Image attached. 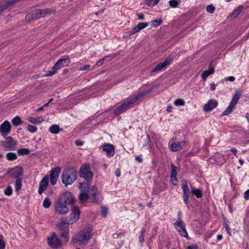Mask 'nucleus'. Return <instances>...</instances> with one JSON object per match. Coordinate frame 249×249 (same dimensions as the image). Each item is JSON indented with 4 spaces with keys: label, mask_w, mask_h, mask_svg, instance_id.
<instances>
[{
    "label": "nucleus",
    "mask_w": 249,
    "mask_h": 249,
    "mask_svg": "<svg viewBox=\"0 0 249 249\" xmlns=\"http://www.w3.org/2000/svg\"><path fill=\"white\" fill-rule=\"evenodd\" d=\"M153 88L144 90L135 94L130 95L121 103L120 105L113 111L115 115L121 114L132 107L142 97L151 92Z\"/></svg>",
    "instance_id": "f257e3e1"
},
{
    "label": "nucleus",
    "mask_w": 249,
    "mask_h": 249,
    "mask_svg": "<svg viewBox=\"0 0 249 249\" xmlns=\"http://www.w3.org/2000/svg\"><path fill=\"white\" fill-rule=\"evenodd\" d=\"M79 188L81 191L79 196L81 201L84 202L89 200L94 203H98L100 201L98 189L95 186L89 187L87 183H80Z\"/></svg>",
    "instance_id": "f03ea898"
},
{
    "label": "nucleus",
    "mask_w": 249,
    "mask_h": 249,
    "mask_svg": "<svg viewBox=\"0 0 249 249\" xmlns=\"http://www.w3.org/2000/svg\"><path fill=\"white\" fill-rule=\"evenodd\" d=\"M77 171L72 167L66 168L63 170L61 175L62 182L65 186L71 185L76 179Z\"/></svg>",
    "instance_id": "7ed1b4c3"
},
{
    "label": "nucleus",
    "mask_w": 249,
    "mask_h": 249,
    "mask_svg": "<svg viewBox=\"0 0 249 249\" xmlns=\"http://www.w3.org/2000/svg\"><path fill=\"white\" fill-rule=\"evenodd\" d=\"M91 232V229L80 231L74 236L72 241L74 243H78L79 245H85L90 239Z\"/></svg>",
    "instance_id": "20e7f679"
},
{
    "label": "nucleus",
    "mask_w": 249,
    "mask_h": 249,
    "mask_svg": "<svg viewBox=\"0 0 249 249\" xmlns=\"http://www.w3.org/2000/svg\"><path fill=\"white\" fill-rule=\"evenodd\" d=\"M71 63V60L69 58H63L59 59L54 66L52 68V70L46 74L45 76H51L55 74L57 71L64 67L68 66Z\"/></svg>",
    "instance_id": "39448f33"
},
{
    "label": "nucleus",
    "mask_w": 249,
    "mask_h": 249,
    "mask_svg": "<svg viewBox=\"0 0 249 249\" xmlns=\"http://www.w3.org/2000/svg\"><path fill=\"white\" fill-rule=\"evenodd\" d=\"M80 214L79 208L73 206L71 214L68 217H63L62 221L67 224H72L79 219Z\"/></svg>",
    "instance_id": "423d86ee"
},
{
    "label": "nucleus",
    "mask_w": 249,
    "mask_h": 249,
    "mask_svg": "<svg viewBox=\"0 0 249 249\" xmlns=\"http://www.w3.org/2000/svg\"><path fill=\"white\" fill-rule=\"evenodd\" d=\"M241 95V92L237 90L235 92L232 97L231 100L228 107L223 111L222 115H228L230 114L233 110L235 105L237 104Z\"/></svg>",
    "instance_id": "0eeeda50"
},
{
    "label": "nucleus",
    "mask_w": 249,
    "mask_h": 249,
    "mask_svg": "<svg viewBox=\"0 0 249 249\" xmlns=\"http://www.w3.org/2000/svg\"><path fill=\"white\" fill-rule=\"evenodd\" d=\"M79 174L81 177L89 181L92 178V173L90 171L89 164H85L81 166L79 169Z\"/></svg>",
    "instance_id": "6e6552de"
},
{
    "label": "nucleus",
    "mask_w": 249,
    "mask_h": 249,
    "mask_svg": "<svg viewBox=\"0 0 249 249\" xmlns=\"http://www.w3.org/2000/svg\"><path fill=\"white\" fill-rule=\"evenodd\" d=\"M47 241L49 246L53 249H57L62 246L61 241L54 232H52L51 236L48 238Z\"/></svg>",
    "instance_id": "1a4fd4ad"
},
{
    "label": "nucleus",
    "mask_w": 249,
    "mask_h": 249,
    "mask_svg": "<svg viewBox=\"0 0 249 249\" xmlns=\"http://www.w3.org/2000/svg\"><path fill=\"white\" fill-rule=\"evenodd\" d=\"M173 59L171 57L167 58L163 62L158 64L150 72V74L158 72L162 70H164L169 66L173 62Z\"/></svg>",
    "instance_id": "9d476101"
},
{
    "label": "nucleus",
    "mask_w": 249,
    "mask_h": 249,
    "mask_svg": "<svg viewBox=\"0 0 249 249\" xmlns=\"http://www.w3.org/2000/svg\"><path fill=\"white\" fill-rule=\"evenodd\" d=\"M67 204L61 200L56 202L55 204V212L59 214L63 215L67 213L69 211Z\"/></svg>",
    "instance_id": "9b49d317"
},
{
    "label": "nucleus",
    "mask_w": 249,
    "mask_h": 249,
    "mask_svg": "<svg viewBox=\"0 0 249 249\" xmlns=\"http://www.w3.org/2000/svg\"><path fill=\"white\" fill-rule=\"evenodd\" d=\"M186 142L182 141L176 142L175 138L172 139L169 142V145L170 149L173 152L179 151L185 145Z\"/></svg>",
    "instance_id": "f8f14e48"
},
{
    "label": "nucleus",
    "mask_w": 249,
    "mask_h": 249,
    "mask_svg": "<svg viewBox=\"0 0 249 249\" xmlns=\"http://www.w3.org/2000/svg\"><path fill=\"white\" fill-rule=\"evenodd\" d=\"M174 226L175 229L179 232L181 236L187 238L189 237L186 230L185 225L183 222H176L174 223Z\"/></svg>",
    "instance_id": "ddd939ff"
},
{
    "label": "nucleus",
    "mask_w": 249,
    "mask_h": 249,
    "mask_svg": "<svg viewBox=\"0 0 249 249\" xmlns=\"http://www.w3.org/2000/svg\"><path fill=\"white\" fill-rule=\"evenodd\" d=\"M61 170L60 167H56L50 171V182L52 185L56 184Z\"/></svg>",
    "instance_id": "4468645a"
},
{
    "label": "nucleus",
    "mask_w": 249,
    "mask_h": 249,
    "mask_svg": "<svg viewBox=\"0 0 249 249\" xmlns=\"http://www.w3.org/2000/svg\"><path fill=\"white\" fill-rule=\"evenodd\" d=\"M11 126L10 123L8 121H5L0 125V133L2 136L5 137L11 132Z\"/></svg>",
    "instance_id": "2eb2a0df"
},
{
    "label": "nucleus",
    "mask_w": 249,
    "mask_h": 249,
    "mask_svg": "<svg viewBox=\"0 0 249 249\" xmlns=\"http://www.w3.org/2000/svg\"><path fill=\"white\" fill-rule=\"evenodd\" d=\"M61 200L68 205L74 202V197L71 192H66L63 194Z\"/></svg>",
    "instance_id": "dca6fc26"
},
{
    "label": "nucleus",
    "mask_w": 249,
    "mask_h": 249,
    "mask_svg": "<svg viewBox=\"0 0 249 249\" xmlns=\"http://www.w3.org/2000/svg\"><path fill=\"white\" fill-rule=\"evenodd\" d=\"M17 142L11 137L6 138L5 141L3 142V145L9 150H14L15 148Z\"/></svg>",
    "instance_id": "f3484780"
},
{
    "label": "nucleus",
    "mask_w": 249,
    "mask_h": 249,
    "mask_svg": "<svg viewBox=\"0 0 249 249\" xmlns=\"http://www.w3.org/2000/svg\"><path fill=\"white\" fill-rule=\"evenodd\" d=\"M183 190V199L185 204L187 205L189 203V189L187 182L183 183L182 185Z\"/></svg>",
    "instance_id": "a211bd4d"
},
{
    "label": "nucleus",
    "mask_w": 249,
    "mask_h": 249,
    "mask_svg": "<svg viewBox=\"0 0 249 249\" xmlns=\"http://www.w3.org/2000/svg\"><path fill=\"white\" fill-rule=\"evenodd\" d=\"M49 184V177L45 176L41 180L39 183L38 193L39 195H41L42 193L47 189Z\"/></svg>",
    "instance_id": "6ab92c4d"
},
{
    "label": "nucleus",
    "mask_w": 249,
    "mask_h": 249,
    "mask_svg": "<svg viewBox=\"0 0 249 249\" xmlns=\"http://www.w3.org/2000/svg\"><path fill=\"white\" fill-rule=\"evenodd\" d=\"M8 173L10 176L17 179L19 178L22 175L23 170L20 167L17 166L8 171Z\"/></svg>",
    "instance_id": "aec40b11"
},
{
    "label": "nucleus",
    "mask_w": 249,
    "mask_h": 249,
    "mask_svg": "<svg viewBox=\"0 0 249 249\" xmlns=\"http://www.w3.org/2000/svg\"><path fill=\"white\" fill-rule=\"evenodd\" d=\"M217 105L218 102L216 100L213 99L210 100L207 103L204 105L203 110L205 112L210 111L216 107Z\"/></svg>",
    "instance_id": "412c9836"
},
{
    "label": "nucleus",
    "mask_w": 249,
    "mask_h": 249,
    "mask_svg": "<svg viewBox=\"0 0 249 249\" xmlns=\"http://www.w3.org/2000/svg\"><path fill=\"white\" fill-rule=\"evenodd\" d=\"M103 150L107 153L108 157H112L114 154V147L113 145L107 143L103 146Z\"/></svg>",
    "instance_id": "4be33fe9"
},
{
    "label": "nucleus",
    "mask_w": 249,
    "mask_h": 249,
    "mask_svg": "<svg viewBox=\"0 0 249 249\" xmlns=\"http://www.w3.org/2000/svg\"><path fill=\"white\" fill-rule=\"evenodd\" d=\"M31 16L32 17L33 19H37L42 17V14L41 9H36L33 11L31 14H28L26 18H27L28 17L30 18Z\"/></svg>",
    "instance_id": "5701e85b"
},
{
    "label": "nucleus",
    "mask_w": 249,
    "mask_h": 249,
    "mask_svg": "<svg viewBox=\"0 0 249 249\" xmlns=\"http://www.w3.org/2000/svg\"><path fill=\"white\" fill-rule=\"evenodd\" d=\"M214 69L213 68H211L209 70L203 71L201 74L202 80L205 81L207 78L214 73Z\"/></svg>",
    "instance_id": "b1692460"
},
{
    "label": "nucleus",
    "mask_w": 249,
    "mask_h": 249,
    "mask_svg": "<svg viewBox=\"0 0 249 249\" xmlns=\"http://www.w3.org/2000/svg\"><path fill=\"white\" fill-rule=\"evenodd\" d=\"M148 23L141 22L139 23L137 25L133 28V31L136 33L139 32L141 30L147 27L148 26Z\"/></svg>",
    "instance_id": "393cba45"
},
{
    "label": "nucleus",
    "mask_w": 249,
    "mask_h": 249,
    "mask_svg": "<svg viewBox=\"0 0 249 249\" xmlns=\"http://www.w3.org/2000/svg\"><path fill=\"white\" fill-rule=\"evenodd\" d=\"M28 120L31 123L37 124H40L44 121L42 117L40 116H37L36 117H29Z\"/></svg>",
    "instance_id": "a878e982"
},
{
    "label": "nucleus",
    "mask_w": 249,
    "mask_h": 249,
    "mask_svg": "<svg viewBox=\"0 0 249 249\" xmlns=\"http://www.w3.org/2000/svg\"><path fill=\"white\" fill-rule=\"evenodd\" d=\"M15 2V0L9 1L6 2V4L0 6V14L3 12L4 10L8 8H9L11 5L13 4Z\"/></svg>",
    "instance_id": "bb28decb"
},
{
    "label": "nucleus",
    "mask_w": 249,
    "mask_h": 249,
    "mask_svg": "<svg viewBox=\"0 0 249 249\" xmlns=\"http://www.w3.org/2000/svg\"><path fill=\"white\" fill-rule=\"evenodd\" d=\"M60 127L56 124L51 125L49 128V131L53 134H56L59 133Z\"/></svg>",
    "instance_id": "cd10ccee"
},
{
    "label": "nucleus",
    "mask_w": 249,
    "mask_h": 249,
    "mask_svg": "<svg viewBox=\"0 0 249 249\" xmlns=\"http://www.w3.org/2000/svg\"><path fill=\"white\" fill-rule=\"evenodd\" d=\"M243 9V6H240L237 8L235 9L231 14V16L233 18H236Z\"/></svg>",
    "instance_id": "c85d7f7f"
},
{
    "label": "nucleus",
    "mask_w": 249,
    "mask_h": 249,
    "mask_svg": "<svg viewBox=\"0 0 249 249\" xmlns=\"http://www.w3.org/2000/svg\"><path fill=\"white\" fill-rule=\"evenodd\" d=\"M191 193L197 198H200L202 196V192L199 189L193 188L191 190Z\"/></svg>",
    "instance_id": "c756f323"
},
{
    "label": "nucleus",
    "mask_w": 249,
    "mask_h": 249,
    "mask_svg": "<svg viewBox=\"0 0 249 249\" xmlns=\"http://www.w3.org/2000/svg\"><path fill=\"white\" fill-rule=\"evenodd\" d=\"M7 159L9 161H13L17 159V156L16 153L13 152H9L6 155Z\"/></svg>",
    "instance_id": "7c9ffc66"
},
{
    "label": "nucleus",
    "mask_w": 249,
    "mask_h": 249,
    "mask_svg": "<svg viewBox=\"0 0 249 249\" xmlns=\"http://www.w3.org/2000/svg\"><path fill=\"white\" fill-rule=\"evenodd\" d=\"M180 3V0H170L168 3L170 7L172 8H177Z\"/></svg>",
    "instance_id": "2f4dec72"
},
{
    "label": "nucleus",
    "mask_w": 249,
    "mask_h": 249,
    "mask_svg": "<svg viewBox=\"0 0 249 249\" xmlns=\"http://www.w3.org/2000/svg\"><path fill=\"white\" fill-rule=\"evenodd\" d=\"M66 225L68 224L67 223L63 222L62 217L60 219V222L57 224V228L59 231H61L62 230H64L65 229L68 228V227L66 226Z\"/></svg>",
    "instance_id": "473e14b6"
},
{
    "label": "nucleus",
    "mask_w": 249,
    "mask_h": 249,
    "mask_svg": "<svg viewBox=\"0 0 249 249\" xmlns=\"http://www.w3.org/2000/svg\"><path fill=\"white\" fill-rule=\"evenodd\" d=\"M22 187V181L20 178H17L15 183V187L16 191L19 190Z\"/></svg>",
    "instance_id": "72a5a7b5"
},
{
    "label": "nucleus",
    "mask_w": 249,
    "mask_h": 249,
    "mask_svg": "<svg viewBox=\"0 0 249 249\" xmlns=\"http://www.w3.org/2000/svg\"><path fill=\"white\" fill-rule=\"evenodd\" d=\"M21 122L22 121L20 119V118L18 116L14 117L12 120L13 124L15 126L19 125L21 123Z\"/></svg>",
    "instance_id": "f704fd0d"
},
{
    "label": "nucleus",
    "mask_w": 249,
    "mask_h": 249,
    "mask_svg": "<svg viewBox=\"0 0 249 249\" xmlns=\"http://www.w3.org/2000/svg\"><path fill=\"white\" fill-rule=\"evenodd\" d=\"M30 150L28 148H21L18 150L19 155H26L30 153Z\"/></svg>",
    "instance_id": "c9c22d12"
},
{
    "label": "nucleus",
    "mask_w": 249,
    "mask_h": 249,
    "mask_svg": "<svg viewBox=\"0 0 249 249\" xmlns=\"http://www.w3.org/2000/svg\"><path fill=\"white\" fill-rule=\"evenodd\" d=\"M26 129L27 131L32 133H35L37 130L36 126L30 124H27Z\"/></svg>",
    "instance_id": "e433bc0d"
},
{
    "label": "nucleus",
    "mask_w": 249,
    "mask_h": 249,
    "mask_svg": "<svg viewBox=\"0 0 249 249\" xmlns=\"http://www.w3.org/2000/svg\"><path fill=\"white\" fill-rule=\"evenodd\" d=\"M52 202L48 197L44 198L43 201V206L45 208H49L51 205Z\"/></svg>",
    "instance_id": "4c0bfd02"
},
{
    "label": "nucleus",
    "mask_w": 249,
    "mask_h": 249,
    "mask_svg": "<svg viewBox=\"0 0 249 249\" xmlns=\"http://www.w3.org/2000/svg\"><path fill=\"white\" fill-rule=\"evenodd\" d=\"M171 171L170 176H177V167L172 163L171 164Z\"/></svg>",
    "instance_id": "58836bf2"
},
{
    "label": "nucleus",
    "mask_w": 249,
    "mask_h": 249,
    "mask_svg": "<svg viewBox=\"0 0 249 249\" xmlns=\"http://www.w3.org/2000/svg\"><path fill=\"white\" fill-rule=\"evenodd\" d=\"M135 34H136V33L134 32L133 28L131 30L125 32L123 35V37L124 38H129L131 36Z\"/></svg>",
    "instance_id": "ea45409f"
},
{
    "label": "nucleus",
    "mask_w": 249,
    "mask_h": 249,
    "mask_svg": "<svg viewBox=\"0 0 249 249\" xmlns=\"http://www.w3.org/2000/svg\"><path fill=\"white\" fill-rule=\"evenodd\" d=\"M185 103L184 101L181 99H177L174 102V105L176 106H183L185 105Z\"/></svg>",
    "instance_id": "a19ab883"
},
{
    "label": "nucleus",
    "mask_w": 249,
    "mask_h": 249,
    "mask_svg": "<svg viewBox=\"0 0 249 249\" xmlns=\"http://www.w3.org/2000/svg\"><path fill=\"white\" fill-rule=\"evenodd\" d=\"M60 231H61V236L63 238H64L65 239H67L68 238V235H69V228L65 229L64 230H62Z\"/></svg>",
    "instance_id": "79ce46f5"
},
{
    "label": "nucleus",
    "mask_w": 249,
    "mask_h": 249,
    "mask_svg": "<svg viewBox=\"0 0 249 249\" xmlns=\"http://www.w3.org/2000/svg\"><path fill=\"white\" fill-rule=\"evenodd\" d=\"M146 4L149 6H155L158 3V0H145Z\"/></svg>",
    "instance_id": "37998d69"
},
{
    "label": "nucleus",
    "mask_w": 249,
    "mask_h": 249,
    "mask_svg": "<svg viewBox=\"0 0 249 249\" xmlns=\"http://www.w3.org/2000/svg\"><path fill=\"white\" fill-rule=\"evenodd\" d=\"M12 192L13 189L10 186H8L7 188L4 190V194L7 196H11Z\"/></svg>",
    "instance_id": "c03bdc74"
},
{
    "label": "nucleus",
    "mask_w": 249,
    "mask_h": 249,
    "mask_svg": "<svg viewBox=\"0 0 249 249\" xmlns=\"http://www.w3.org/2000/svg\"><path fill=\"white\" fill-rule=\"evenodd\" d=\"M151 23L154 27H156L160 26L162 23V20L160 19L158 20H152Z\"/></svg>",
    "instance_id": "a18cd8bd"
},
{
    "label": "nucleus",
    "mask_w": 249,
    "mask_h": 249,
    "mask_svg": "<svg viewBox=\"0 0 249 249\" xmlns=\"http://www.w3.org/2000/svg\"><path fill=\"white\" fill-rule=\"evenodd\" d=\"M214 10L215 7L213 5H208L206 7L207 11L210 14L213 13L214 11Z\"/></svg>",
    "instance_id": "49530a36"
},
{
    "label": "nucleus",
    "mask_w": 249,
    "mask_h": 249,
    "mask_svg": "<svg viewBox=\"0 0 249 249\" xmlns=\"http://www.w3.org/2000/svg\"><path fill=\"white\" fill-rule=\"evenodd\" d=\"M107 214V209L106 207H101V215L103 217H106Z\"/></svg>",
    "instance_id": "de8ad7c7"
},
{
    "label": "nucleus",
    "mask_w": 249,
    "mask_h": 249,
    "mask_svg": "<svg viewBox=\"0 0 249 249\" xmlns=\"http://www.w3.org/2000/svg\"><path fill=\"white\" fill-rule=\"evenodd\" d=\"M42 17H44L50 14L52 11L50 9H41Z\"/></svg>",
    "instance_id": "09e8293b"
},
{
    "label": "nucleus",
    "mask_w": 249,
    "mask_h": 249,
    "mask_svg": "<svg viewBox=\"0 0 249 249\" xmlns=\"http://www.w3.org/2000/svg\"><path fill=\"white\" fill-rule=\"evenodd\" d=\"M170 180L174 185H177L178 184V180L177 178V176H170Z\"/></svg>",
    "instance_id": "8fccbe9b"
},
{
    "label": "nucleus",
    "mask_w": 249,
    "mask_h": 249,
    "mask_svg": "<svg viewBox=\"0 0 249 249\" xmlns=\"http://www.w3.org/2000/svg\"><path fill=\"white\" fill-rule=\"evenodd\" d=\"M223 225H224V226L227 233L229 234H231V229L229 227L227 222L225 221L223 223Z\"/></svg>",
    "instance_id": "3c124183"
},
{
    "label": "nucleus",
    "mask_w": 249,
    "mask_h": 249,
    "mask_svg": "<svg viewBox=\"0 0 249 249\" xmlns=\"http://www.w3.org/2000/svg\"><path fill=\"white\" fill-rule=\"evenodd\" d=\"M244 197L246 200H249V189L244 193Z\"/></svg>",
    "instance_id": "603ef678"
},
{
    "label": "nucleus",
    "mask_w": 249,
    "mask_h": 249,
    "mask_svg": "<svg viewBox=\"0 0 249 249\" xmlns=\"http://www.w3.org/2000/svg\"><path fill=\"white\" fill-rule=\"evenodd\" d=\"M137 16L138 18L140 20H143L144 19V16L143 14L142 13H137Z\"/></svg>",
    "instance_id": "864d4df0"
},
{
    "label": "nucleus",
    "mask_w": 249,
    "mask_h": 249,
    "mask_svg": "<svg viewBox=\"0 0 249 249\" xmlns=\"http://www.w3.org/2000/svg\"><path fill=\"white\" fill-rule=\"evenodd\" d=\"M123 234L121 232H117L113 234L112 236L114 238H117L119 236Z\"/></svg>",
    "instance_id": "5fc2aeb1"
},
{
    "label": "nucleus",
    "mask_w": 249,
    "mask_h": 249,
    "mask_svg": "<svg viewBox=\"0 0 249 249\" xmlns=\"http://www.w3.org/2000/svg\"><path fill=\"white\" fill-rule=\"evenodd\" d=\"M90 67V66L89 65H85L84 67H81L79 69V71H86L87 70H88Z\"/></svg>",
    "instance_id": "6e6d98bb"
},
{
    "label": "nucleus",
    "mask_w": 249,
    "mask_h": 249,
    "mask_svg": "<svg viewBox=\"0 0 249 249\" xmlns=\"http://www.w3.org/2000/svg\"><path fill=\"white\" fill-rule=\"evenodd\" d=\"M75 143L77 146H82L84 143V142L79 140H76Z\"/></svg>",
    "instance_id": "4d7b16f0"
},
{
    "label": "nucleus",
    "mask_w": 249,
    "mask_h": 249,
    "mask_svg": "<svg viewBox=\"0 0 249 249\" xmlns=\"http://www.w3.org/2000/svg\"><path fill=\"white\" fill-rule=\"evenodd\" d=\"M5 247V244L3 240H1L0 241V249H4Z\"/></svg>",
    "instance_id": "13d9d810"
},
{
    "label": "nucleus",
    "mask_w": 249,
    "mask_h": 249,
    "mask_svg": "<svg viewBox=\"0 0 249 249\" xmlns=\"http://www.w3.org/2000/svg\"><path fill=\"white\" fill-rule=\"evenodd\" d=\"M135 160L141 163L142 161V159L141 156H136L135 157Z\"/></svg>",
    "instance_id": "bf43d9fd"
},
{
    "label": "nucleus",
    "mask_w": 249,
    "mask_h": 249,
    "mask_svg": "<svg viewBox=\"0 0 249 249\" xmlns=\"http://www.w3.org/2000/svg\"><path fill=\"white\" fill-rule=\"evenodd\" d=\"M181 213L180 212H179L178 214V220L177 222H183L182 219H181Z\"/></svg>",
    "instance_id": "052dcab7"
},
{
    "label": "nucleus",
    "mask_w": 249,
    "mask_h": 249,
    "mask_svg": "<svg viewBox=\"0 0 249 249\" xmlns=\"http://www.w3.org/2000/svg\"><path fill=\"white\" fill-rule=\"evenodd\" d=\"M104 61L105 59H101L97 62L96 65L98 66H100L103 64Z\"/></svg>",
    "instance_id": "680f3d73"
},
{
    "label": "nucleus",
    "mask_w": 249,
    "mask_h": 249,
    "mask_svg": "<svg viewBox=\"0 0 249 249\" xmlns=\"http://www.w3.org/2000/svg\"><path fill=\"white\" fill-rule=\"evenodd\" d=\"M144 235L140 234V235L139 236V241L141 243H143V242H144Z\"/></svg>",
    "instance_id": "e2e57ef3"
},
{
    "label": "nucleus",
    "mask_w": 249,
    "mask_h": 249,
    "mask_svg": "<svg viewBox=\"0 0 249 249\" xmlns=\"http://www.w3.org/2000/svg\"><path fill=\"white\" fill-rule=\"evenodd\" d=\"M115 175L117 177H119L120 176V175H121V171H120V170L119 169L117 168L116 170Z\"/></svg>",
    "instance_id": "0e129e2a"
},
{
    "label": "nucleus",
    "mask_w": 249,
    "mask_h": 249,
    "mask_svg": "<svg viewBox=\"0 0 249 249\" xmlns=\"http://www.w3.org/2000/svg\"><path fill=\"white\" fill-rule=\"evenodd\" d=\"M216 86L214 83H211L210 84V89L212 91L214 90L215 89Z\"/></svg>",
    "instance_id": "69168bd1"
},
{
    "label": "nucleus",
    "mask_w": 249,
    "mask_h": 249,
    "mask_svg": "<svg viewBox=\"0 0 249 249\" xmlns=\"http://www.w3.org/2000/svg\"><path fill=\"white\" fill-rule=\"evenodd\" d=\"M227 80L231 82H233L235 80V77L232 76H229L227 78Z\"/></svg>",
    "instance_id": "338daca9"
},
{
    "label": "nucleus",
    "mask_w": 249,
    "mask_h": 249,
    "mask_svg": "<svg viewBox=\"0 0 249 249\" xmlns=\"http://www.w3.org/2000/svg\"><path fill=\"white\" fill-rule=\"evenodd\" d=\"M187 249H197V246L195 245H190L188 246Z\"/></svg>",
    "instance_id": "774afa93"
}]
</instances>
